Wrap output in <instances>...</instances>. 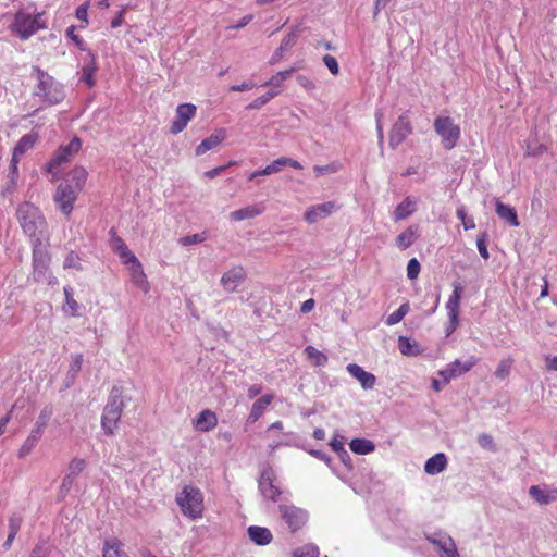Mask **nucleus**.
<instances>
[{"label": "nucleus", "instance_id": "nucleus-1", "mask_svg": "<svg viewBox=\"0 0 557 557\" xmlns=\"http://www.w3.org/2000/svg\"><path fill=\"white\" fill-rule=\"evenodd\" d=\"M16 216L24 233L36 244H40L47 223L38 208L29 202H24L18 206Z\"/></svg>", "mask_w": 557, "mask_h": 557}, {"label": "nucleus", "instance_id": "nucleus-2", "mask_svg": "<svg viewBox=\"0 0 557 557\" xmlns=\"http://www.w3.org/2000/svg\"><path fill=\"white\" fill-rule=\"evenodd\" d=\"M122 387L114 385L101 416V428L106 435H113L120 422L125 404Z\"/></svg>", "mask_w": 557, "mask_h": 557}, {"label": "nucleus", "instance_id": "nucleus-3", "mask_svg": "<svg viewBox=\"0 0 557 557\" xmlns=\"http://www.w3.org/2000/svg\"><path fill=\"white\" fill-rule=\"evenodd\" d=\"M177 505L184 516L195 520L201 517L203 511V496L199 488L186 485L176 496Z\"/></svg>", "mask_w": 557, "mask_h": 557}, {"label": "nucleus", "instance_id": "nucleus-4", "mask_svg": "<svg viewBox=\"0 0 557 557\" xmlns=\"http://www.w3.org/2000/svg\"><path fill=\"white\" fill-rule=\"evenodd\" d=\"M37 73L36 96L50 104H57L64 99V92L60 84L52 76L38 67H34Z\"/></svg>", "mask_w": 557, "mask_h": 557}, {"label": "nucleus", "instance_id": "nucleus-5", "mask_svg": "<svg viewBox=\"0 0 557 557\" xmlns=\"http://www.w3.org/2000/svg\"><path fill=\"white\" fill-rule=\"evenodd\" d=\"M50 256L40 244H35L33 248V276L36 282L52 284L53 277L49 270Z\"/></svg>", "mask_w": 557, "mask_h": 557}, {"label": "nucleus", "instance_id": "nucleus-6", "mask_svg": "<svg viewBox=\"0 0 557 557\" xmlns=\"http://www.w3.org/2000/svg\"><path fill=\"white\" fill-rule=\"evenodd\" d=\"M434 129L442 137L443 146L446 150H451L459 137L460 127L456 125L449 116H438L434 121Z\"/></svg>", "mask_w": 557, "mask_h": 557}, {"label": "nucleus", "instance_id": "nucleus-7", "mask_svg": "<svg viewBox=\"0 0 557 557\" xmlns=\"http://www.w3.org/2000/svg\"><path fill=\"white\" fill-rule=\"evenodd\" d=\"M82 141L78 137H74L67 145L61 146L53 158L47 163V171L52 175L59 173V168L69 163L73 157L79 151Z\"/></svg>", "mask_w": 557, "mask_h": 557}, {"label": "nucleus", "instance_id": "nucleus-8", "mask_svg": "<svg viewBox=\"0 0 557 557\" xmlns=\"http://www.w3.org/2000/svg\"><path fill=\"white\" fill-rule=\"evenodd\" d=\"M40 14L32 16L28 13L20 11L16 13L13 29L20 35L22 39H28L38 29L45 26L39 22Z\"/></svg>", "mask_w": 557, "mask_h": 557}, {"label": "nucleus", "instance_id": "nucleus-9", "mask_svg": "<svg viewBox=\"0 0 557 557\" xmlns=\"http://www.w3.org/2000/svg\"><path fill=\"white\" fill-rule=\"evenodd\" d=\"M278 510L292 533L301 529L308 521L307 511L294 505H280Z\"/></svg>", "mask_w": 557, "mask_h": 557}, {"label": "nucleus", "instance_id": "nucleus-10", "mask_svg": "<svg viewBox=\"0 0 557 557\" xmlns=\"http://www.w3.org/2000/svg\"><path fill=\"white\" fill-rule=\"evenodd\" d=\"M77 195V188H74L72 184L62 183L58 186L53 198L62 213L70 215Z\"/></svg>", "mask_w": 557, "mask_h": 557}, {"label": "nucleus", "instance_id": "nucleus-11", "mask_svg": "<svg viewBox=\"0 0 557 557\" xmlns=\"http://www.w3.org/2000/svg\"><path fill=\"white\" fill-rule=\"evenodd\" d=\"M413 131L411 122L407 113L401 114L389 132L388 145L392 149H396Z\"/></svg>", "mask_w": 557, "mask_h": 557}, {"label": "nucleus", "instance_id": "nucleus-12", "mask_svg": "<svg viewBox=\"0 0 557 557\" xmlns=\"http://www.w3.org/2000/svg\"><path fill=\"white\" fill-rule=\"evenodd\" d=\"M197 108L193 103L178 104L175 110V119L173 120L170 132L174 135L181 133L188 122L196 115Z\"/></svg>", "mask_w": 557, "mask_h": 557}, {"label": "nucleus", "instance_id": "nucleus-13", "mask_svg": "<svg viewBox=\"0 0 557 557\" xmlns=\"http://www.w3.org/2000/svg\"><path fill=\"white\" fill-rule=\"evenodd\" d=\"M476 363V359L471 357L470 359L461 362L460 360H455L447 364V367L441 371H438V375L442 376L444 384H448L450 380L456 379L468 371H470Z\"/></svg>", "mask_w": 557, "mask_h": 557}, {"label": "nucleus", "instance_id": "nucleus-14", "mask_svg": "<svg viewBox=\"0 0 557 557\" xmlns=\"http://www.w3.org/2000/svg\"><path fill=\"white\" fill-rule=\"evenodd\" d=\"M275 474L272 468L268 467L262 470L259 479V491L268 499L276 502L281 495V491L274 485Z\"/></svg>", "mask_w": 557, "mask_h": 557}, {"label": "nucleus", "instance_id": "nucleus-15", "mask_svg": "<svg viewBox=\"0 0 557 557\" xmlns=\"http://www.w3.org/2000/svg\"><path fill=\"white\" fill-rule=\"evenodd\" d=\"M337 205L334 201H326L323 203L309 207L304 215V219L309 224H314L318 221L327 218L337 210Z\"/></svg>", "mask_w": 557, "mask_h": 557}, {"label": "nucleus", "instance_id": "nucleus-16", "mask_svg": "<svg viewBox=\"0 0 557 557\" xmlns=\"http://www.w3.org/2000/svg\"><path fill=\"white\" fill-rule=\"evenodd\" d=\"M38 139V135L36 133H28L21 137L13 149L11 168L15 171L17 169V163L20 158L29 149H32L35 143Z\"/></svg>", "mask_w": 557, "mask_h": 557}, {"label": "nucleus", "instance_id": "nucleus-17", "mask_svg": "<svg viewBox=\"0 0 557 557\" xmlns=\"http://www.w3.org/2000/svg\"><path fill=\"white\" fill-rule=\"evenodd\" d=\"M245 270L242 267H235L222 275L221 285L226 292L233 293L245 281Z\"/></svg>", "mask_w": 557, "mask_h": 557}, {"label": "nucleus", "instance_id": "nucleus-18", "mask_svg": "<svg viewBox=\"0 0 557 557\" xmlns=\"http://www.w3.org/2000/svg\"><path fill=\"white\" fill-rule=\"evenodd\" d=\"M529 495L539 504V505H549L557 500V488L532 485L529 488Z\"/></svg>", "mask_w": 557, "mask_h": 557}, {"label": "nucleus", "instance_id": "nucleus-19", "mask_svg": "<svg viewBox=\"0 0 557 557\" xmlns=\"http://www.w3.org/2000/svg\"><path fill=\"white\" fill-rule=\"evenodd\" d=\"M109 234L111 249L122 259L123 263L136 261V256L128 249L124 240L113 230Z\"/></svg>", "mask_w": 557, "mask_h": 557}, {"label": "nucleus", "instance_id": "nucleus-20", "mask_svg": "<svg viewBox=\"0 0 557 557\" xmlns=\"http://www.w3.org/2000/svg\"><path fill=\"white\" fill-rule=\"evenodd\" d=\"M348 373L355 377L364 389H372L376 383L374 374L367 372L362 367L356 363H349L347 366Z\"/></svg>", "mask_w": 557, "mask_h": 557}, {"label": "nucleus", "instance_id": "nucleus-21", "mask_svg": "<svg viewBox=\"0 0 557 557\" xmlns=\"http://www.w3.org/2000/svg\"><path fill=\"white\" fill-rule=\"evenodd\" d=\"M462 287L459 284L454 285L453 294L449 296V299L446 304V309L448 311V317L451 323L450 329L447 330L448 334L455 330L458 324V307L461 298Z\"/></svg>", "mask_w": 557, "mask_h": 557}, {"label": "nucleus", "instance_id": "nucleus-22", "mask_svg": "<svg viewBox=\"0 0 557 557\" xmlns=\"http://www.w3.org/2000/svg\"><path fill=\"white\" fill-rule=\"evenodd\" d=\"M298 38V30L295 28L290 30L281 41L278 48L274 51L273 55L270 59V64L273 65L277 63L284 55V53L289 50L293 46H295Z\"/></svg>", "mask_w": 557, "mask_h": 557}, {"label": "nucleus", "instance_id": "nucleus-23", "mask_svg": "<svg viewBox=\"0 0 557 557\" xmlns=\"http://www.w3.org/2000/svg\"><path fill=\"white\" fill-rule=\"evenodd\" d=\"M131 264V280L135 286L147 293L149 290V283L146 274L144 273L141 263L136 258V261L128 262Z\"/></svg>", "mask_w": 557, "mask_h": 557}, {"label": "nucleus", "instance_id": "nucleus-24", "mask_svg": "<svg viewBox=\"0 0 557 557\" xmlns=\"http://www.w3.org/2000/svg\"><path fill=\"white\" fill-rule=\"evenodd\" d=\"M87 58L88 60L82 69L81 81L88 87H92L96 84L95 74L98 70V65L94 53L88 51Z\"/></svg>", "mask_w": 557, "mask_h": 557}, {"label": "nucleus", "instance_id": "nucleus-25", "mask_svg": "<svg viewBox=\"0 0 557 557\" xmlns=\"http://www.w3.org/2000/svg\"><path fill=\"white\" fill-rule=\"evenodd\" d=\"M218 424L216 414L209 410H202L196 418L195 428L201 432H209L214 429Z\"/></svg>", "mask_w": 557, "mask_h": 557}, {"label": "nucleus", "instance_id": "nucleus-26", "mask_svg": "<svg viewBox=\"0 0 557 557\" xmlns=\"http://www.w3.org/2000/svg\"><path fill=\"white\" fill-rule=\"evenodd\" d=\"M225 131L219 129L209 137L205 138L196 148V154L201 156L209 150L214 149L225 139Z\"/></svg>", "mask_w": 557, "mask_h": 557}, {"label": "nucleus", "instance_id": "nucleus-27", "mask_svg": "<svg viewBox=\"0 0 557 557\" xmlns=\"http://www.w3.org/2000/svg\"><path fill=\"white\" fill-rule=\"evenodd\" d=\"M42 434L44 431L33 426L30 434L27 436V438L24 441L21 448L18 449L17 457L20 459H23L26 456H28L32 453V450L37 446Z\"/></svg>", "mask_w": 557, "mask_h": 557}, {"label": "nucleus", "instance_id": "nucleus-28", "mask_svg": "<svg viewBox=\"0 0 557 557\" xmlns=\"http://www.w3.org/2000/svg\"><path fill=\"white\" fill-rule=\"evenodd\" d=\"M447 467V457L444 453H437L429 458L424 465V471L428 474L434 475L444 471Z\"/></svg>", "mask_w": 557, "mask_h": 557}, {"label": "nucleus", "instance_id": "nucleus-29", "mask_svg": "<svg viewBox=\"0 0 557 557\" xmlns=\"http://www.w3.org/2000/svg\"><path fill=\"white\" fill-rule=\"evenodd\" d=\"M496 214L504 221L508 222L510 226H518L519 220L516 209L509 205H505L499 200L495 203Z\"/></svg>", "mask_w": 557, "mask_h": 557}, {"label": "nucleus", "instance_id": "nucleus-30", "mask_svg": "<svg viewBox=\"0 0 557 557\" xmlns=\"http://www.w3.org/2000/svg\"><path fill=\"white\" fill-rule=\"evenodd\" d=\"M249 539L257 545H267L271 543L273 535L268 528L251 525L248 528Z\"/></svg>", "mask_w": 557, "mask_h": 557}, {"label": "nucleus", "instance_id": "nucleus-31", "mask_svg": "<svg viewBox=\"0 0 557 557\" xmlns=\"http://www.w3.org/2000/svg\"><path fill=\"white\" fill-rule=\"evenodd\" d=\"M273 395L267 394L258 398L251 407L250 413L248 416V422H256L264 412L267 407L272 403Z\"/></svg>", "mask_w": 557, "mask_h": 557}, {"label": "nucleus", "instance_id": "nucleus-32", "mask_svg": "<svg viewBox=\"0 0 557 557\" xmlns=\"http://www.w3.org/2000/svg\"><path fill=\"white\" fill-rule=\"evenodd\" d=\"M418 237V226L411 225L397 236L396 245L399 249L405 250L409 248Z\"/></svg>", "mask_w": 557, "mask_h": 557}, {"label": "nucleus", "instance_id": "nucleus-33", "mask_svg": "<svg viewBox=\"0 0 557 557\" xmlns=\"http://www.w3.org/2000/svg\"><path fill=\"white\" fill-rule=\"evenodd\" d=\"M416 211V203L410 199V197H406L394 210V221H401L407 219Z\"/></svg>", "mask_w": 557, "mask_h": 557}, {"label": "nucleus", "instance_id": "nucleus-34", "mask_svg": "<svg viewBox=\"0 0 557 557\" xmlns=\"http://www.w3.org/2000/svg\"><path fill=\"white\" fill-rule=\"evenodd\" d=\"M103 557H127L123 544L116 539L107 540L102 550Z\"/></svg>", "mask_w": 557, "mask_h": 557}, {"label": "nucleus", "instance_id": "nucleus-35", "mask_svg": "<svg viewBox=\"0 0 557 557\" xmlns=\"http://www.w3.org/2000/svg\"><path fill=\"white\" fill-rule=\"evenodd\" d=\"M435 546L442 553L441 557H459L456 544L448 535L440 536L438 543Z\"/></svg>", "mask_w": 557, "mask_h": 557}, {"label": "nucleus", "instance_id": "nucleus-36", "mask_svg": "<svg viewBox=\"0 0 557 557\" xmlns=\"http://www.w3.org/2000/svg\"><path fill=\"white\" fill-rule=\"evenodd\" d=\"M350 449L357 455H368L375 450V445L367 438H354L349 443Z\"/></svg>", "mask_w": 557, "mask_h": 557}, {"label": "nucleus", "instance_id": "nucleus-37", "mask_svg": "<svg viewBox=\"0 0 557 557\" xmlns=\"http://www.w3.org/2000/svg\"><path fill=\"white\" fill-rule=\"evenodd\" d=\"M261 213L262 210L258 206L252 205L231 212V219L234 221H243L256 218Z\"/></svg>", "mask_w": 557, "mask_h": 557}, {"label": "nucleus", "instance_id": "nucleus-38", "mask_svg": "<svg viewBox=\"0 0 557 557\" xmlns=\"http://www.w3.org/2000/svg\"><path fill=\"white\" fill-rule=\"evenodd\" d=\"M87 180V171L84 168L77 166L73 169L67 176L66 183L72 184L77 191L82 190Z\"/></svg>", "mask_w": 557, "mask_h": 557}, {"label": "nucleus", "instance_id": "nucleus-39", "mask_svg": "<svg viewBox=\"0 0 557 557\" xmlns=\"http://www.w3.org/2000/svg\"><path fill=\"white\" fill-rule=\"evenodd\" d=\"M305 352H306L308 359L314 366L323 367L329 361L327 356L324 352H322V351L318 350L317 348H314L313 346H307L306 349H305Z\"/></svg>", "mask_w": 557, "mask_h": 557}, {"label": "nucleus", "instance_id": "nucleus-40", "mask_svg": "<svg viewBox=\"0 0 557 557\" xmlns=\"http://www.w3.org/2000/svg\"><path fill=\"white\" fill-rule=\"evenodd\" d=\"M282 169H283L282 160H281V158H278V159L274 160L271 164L267 165L261 171L252 172L249 175V181H252L260 175H271L274 173H278Z\"/></svg>", "mask_w": 557, "mask_h": 557}, {"label": "nucleus", "instance_id": "nucleus-41", "mask_svg": "<svg viewBox=\"0 0 557 557\" xmlns=\"http://www.w3.org/2000/svg\"><path fill=\"white\" fill-rule=\"evenodd\" d=\"M83 364V355L76 354L71 356V362L69 366L67 371V380L71 381V383L76 379L77 374L79 373Z\"/></svg>", "mask_w": 557, "mask_h": 557}, {"label": "nucleus", "instance_id": "nucleus-42", "mask_svg": "<svg viewBox=\"0 0 557 557\" xmlns=\"http://www.w3.org/2000/svg\"><path fill=\"white\" fill-rule=\"evenodd\" d=\"M296 71V67L292 66L285 71H281L273 75L264 85L278 87L281 84L289 78L292 74Z\"/></svg>", "mask_w": 557, "mask_h": 557}, {"label": "nucleus", "instance_id": "nucleus-43", "mask_svg": "<svg viewBox=\"0 0 557 557\" xmlns=\"http://www.w3.org/2000/svg\"><path fill=\"white\" fill-rule=\"evenodd\" d=\"M278 95V91H268L267 94L258 97L255 99L251 103L247 106V110H259L264 104H267L271 99L276 97Z\"/></svg>", "mask_w": 557, "mask_h": 557}, {"label": "nucleus", "instance_id": "nucleus-44", "mask_svg": "<svg viewBox=\"0 0 557 557\" xmlns=\"http://www.w3.org/2000/svg\"><path fill=\"white\" fill-rule=\"evenodd\" d=\"M413 346H417V343L413 344L410 342L408 337L399 336L398 338V347L403 355L405 356H416L420 352L419 349L413 350Z\"/></svg>", "mask_w": 557, "mask_h": 557}, {"label": "nucleus", "instance_id": "nucleus-45", "mask_svg": "<svg viewBox=\"0 0 557 557\" xmlns=\"http://www.w3.org/2000/svg\"><path fill=\"white\" fill-rule=\"evenodd\" d=\"M409 312V304L408 302H405L403 305H400V307L394 311L393 313H391L387 319H386V323L388 325H394V324H397L398 322H400L404 317Z\"/></svg>", "mask_w": 557, "mask_h": 557}, {"label": "nucleus", "instance_id": "nucleus-46", "mask_svg": "<svg viewBox=\"0 0 557 557\" xmlns=\"http://www.w3.org/2000/svg\"><path fill=\"white\" fill-rule=\"evenodd\" d=\"M86 468V461L82 458H73L67 468V475L76 478Z\"/></svg>", "mask_w": 557, "mask_h": 557}, {"label": "nucleus", "instance_id": "nucleus-47", "mask_svg": "<svg viewBox=\"0 0 557 557\" xmlns=\"http://www.w3.org/2000/svg\"><path fill=\"white\" fill-rule=\"evenodd\" d=\"M63 267L64 269H75L77 271H82L83 270V267L81 264V258L78 257V255L75 252V251H70L65 259H64V263H63Z\"/></svg>", "mask_w": 557, "mask_h": 557}, {"label": "nucleus", "instance_id": "nucleus-48", "mask_svg": "<svg viewBox=\"0 0 557 557\" xmlns=\"http://www.w3.org/2000/svg\"><path fill=\"white\" fill-rule=\"evenodd\" d=\"M207 237H208L207 232H201V233L181 237L178 239V242L182 246H189V245L200 244V243L205 242L207 239Z\"/></svg>", "mask_w": 557, "mask_h": 557}, {"label": "nucleus", "instance_id": "nucleus-49", "mask_svg": "<svg viewBox=\"0 0 557 557\" xmlns=\"http://www.w3.org/2000/svg\"><path fill=\"white\" fill-rule=\"evenodd\" d=\"M345 441V436L335 434L333 438L330 441L329 445L333 451H335L337 455H343L344 457L346 456V449L344 447Z\"/></svg>", "mask_w": 557, "mask_h": 557}, {"label": "nucleus", "instance_id": "nucleus-50", "mask_svg": "<svg viewBox=\"0 0 557 557\" xmlns=\"http://www.w3.org/2000/svg\"><path fill=\"white\" fill-rule=\"evenodd\" d=\"M319 548L313 544H307L294 552V557H318Z\"/></svg>", "mask_w": 557, "mask_h": 557}, {"label": "nucleus", "instance_id": "nucleus-51", "mask_svg": "<svg viewBox=\"0 0 557 557\" xmlns=\"http://www.w3.org/2000/svg\"><path fill=\"white\" fill-rule=\"evenodd\" d=\"M512 362L510 358L502 360L495 370V376L499 380L506 379L510 373Z\"/></svg>", "mask_w": 557, "mask_h": 557}, {"label": "nucleus", "instance_id": "nucleus-52", "mask_svg": "<svg viewBox=\"0 0 557 557\" xmlns=\"http://www.w3.org/2000/svg\"><path fill=\"white\" fill-rule=\"evenodd\" d=\"M51 416H52V410L47 407L44 408L40 411L35 424H34V428L39 429L45 432Z\"/></svg>", "mask_w": 557, "mask_h": 557}, {"label": "nucleus", "instance_id": "nucleus-53", "mask_svg": "<svg viewBox=\"0 0 557 557\" xmlns=\"http://www.w3.org/2000/svg\"><path fill=\"white\" fill-rule=\"evenodd\" d=\"M487 238H488V235L486 232L480 233L476 238L478 250H479L481 257L485 260H487L490 258V253L487 250Z\"/></svg>", "mask_w": 557, "mask_h": 557}, {"label": "nucleus", "instance_id": "nucleus-54", "mask_svg": "<svg viewBox=\"0 0 557 557\" xmlns=\"http://www.w3.org/2000/svg\"><path fill=\"white\" fill-rule=\"evenodd\" d=\"M456 215L462 222L465 230H472L475 227L474 220L467 215V212L463 207L457 209Z\"/></svg>", "mask_w": 557, "mask_h": 557}, {"label": "nucleus", "instance_id": "nucleus-55", "mask_svg": "<svg viewBox=\"0 0 557 557\" xmlns=\"http://www.w3.org/2000/svg\"><path fill=\"white\" fill-rule=\"evenodd\" d=\"M478 443L484 449H487V450H491V451H495L496 450V445L494 443L493 437L491 435L486 434V433H482V434L479 435Z\"/></svg>", "mask_w": 557, "mask_h": 557}, {"label": "nucleus", "instance_id": "nucleus-56", "mask_svg": "<svg viewBox=\"0 0 557 557\" xmlns=\"http://www.w3.org/2000/svg\"><path fill=\"white\" fill-rule=\"evenodd\" d=\"M420 269H421V265H420L419 261L416 258H411L407 264L408 278L409 280L417 278L419 275Z\"/></svg>", "mask_w": 557, "mask_h": 557}, {"label": "nucleus", "instance_id": "nucleus-57", "mask_svg": "<svg viewBox=\"0 0 557 557\" xmlns=\"http://www.w3.org/2000/svg\"><path fill=\"white\" fill-rule=\"evenodd\" d=\"M75 29H76V27L74 25L67 27L66 36L75 44V46L79 50L85 51L86 50L85 42L78 35L75 34Z\"/></svg>", "mask_w": 557, "mask_h": 557}, {"label": "nucleus", "instance_id": "nucleus-58", "mask_svg": "<svg viewBox=\"0 0 557 557\" xmlns=\"http://www.w3.org/2000/svg\"><path fill=\"white\" fill-rule=\"evenodd\" d=\"M23 522V517L18 513H13L9 519V533L17 534Z\"/></svg>", "mask_w": 557, "mask_h": 557}, {"label": "nucleus", "instance_id": "nucleus-59", "mask_svg": "<svg viewBox=\"0 0 557 557\" xmlns=\"http://www.w3.org/2000/svg\"><path fill=\"white\" fill-rule=\"evenodd\" d=\"M63 292L65 295L66 304L70 307L72 314L77 315L78 304L72 296V288L70 286H65L63 288Z\"/></svg>", "mask_w": 557, "mask_h": 557}, {"label": "nucleus", "instance_id": "nucleus-60", "mask_svg": "<svg viewBox=\"0 0 557 557\" xmlns=\"http://www.w3.org/2000/svg\"><path fill=\"white\" fill-rule=\"evenodd\" d=\"M75 478L65 474L59 487V496L64 498L73 486Z\"/></svg>", "mask_w": 557, "mask_h": 557}, {"label": "nucleus", "instance_id": "nucleus-61", "mask_svg": "<svg viewBox=\"0 0 557 557\" xmlns=\"http://www.w3.org/2000/svg\"><path fill=\"white\" fill-rule=\"evenodd\" d=\"M295 446L299 447V448H302L304 450L308 451V454L311 455L312 457H314V458H317L319 460H322V461H324L327 465L331 462V457L329 455H326L322 450H319V449H307L305 446H300L298 444H295Z\"/></svg>", "mask_w": 557, "mask_h": 557}, {"label": "nucleus", "instance_id": "nucleus-62", "mask_svg": "<svg viewBox=\"0 0 557 557\" xmlns=\"http://www.w3.org/2000/svg\"><path fill=\"white\" fill-rule=\"evenodd\" d=\"M323 63L325 64V66L329 69V71L333 74V75H337L338 72H339V66H338V63H337V60L331 55V54H325L323 57Z\"/></svg>", "mask_w": 557, "mask_h": 557}, {"label": "nucleus", "instance_id": "nucleus-63", "mask_svg": "<svg viewBox=\"0 0 557 557\" xmlns=\"http://www.w3.org/2000/svg\"><path fill=\"white\" fill-rule=\"evenodd\" d=\"M49 550L44 542L38 543L32 549L29 557H48Z\"/></svg>", "mask_w": 557, "mask_h": 557}, {"label": "nucleus", "instance_id": "nucleus-64", "mask_svg": "<svg viewBox=\"0 0 557 557\" xmlns=\"http://www.w3.org/2000/svg\"><path fill=\"white\" fill-rule=\"evenodd\" d=\"M296 81L306 90L315 89V84L309 77H307L305 75H297Z\"/></svg>", "mask_w": 557, "mask_h": 557}]
</instances>
